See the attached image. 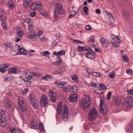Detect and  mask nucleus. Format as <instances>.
<instances>
[{"label":"nucleus","mask_w":133,"mask_h":133,"mask_svg":"<svg viewBox=\"0 0 133 133\" xmlns=\"http://www.w3.org/2000/svg\"><path fill=\"white\" fill-rule=\"evenodd\" d=\"M115 73L114 71H112L109 73V76L111 78H114L115 76Z\"/></svg>","instance_id":"obj_40"},{"label":"nucleus","mask_w":133,"mask_h":133,"mask_svg":"<svg viewBox=\"0 0 133 133\" xmlns=\"http://www.w3.org/2000/svg\"><path fill=\"white\" fill-rule=\"evenodd\" d=\"M28 91V90L27 89H25L23 90L22 91V94L23 95H25L26 94Z\"/></svg>","instance_id":"obj_52"},{"label":"nucleus","mask_w":133,"mask_h":133,"mask_svg":"<svg viewBox=\"0 0 133 133\" xmlns=\"http://www.w3.org/2000/svg\"><path fill=\"white\" fill-rule=\"evenodd\" d=\"M52 77V76L51 75H48L43 76L41 78V79L42 80L43 79H45V80H47L48 79L51 77Z\"/></svg>","instance_id":"obj_37"},{"label":"nucleus","mask_w":133,"mask_h":133,"mask_svg":"<svg viewBox=\"0 0 133 133\" xmlns=\"http://www.w3.org/2000/svg\"><path fill=\"white\" fill-rule=\"evenodd\" d=\"M88 10V8L86 6H84L83 9V11L85 12L86 15L88 14L87 12Z\"/></svg>","instance_id":"obj_53"},{"label":"nucleus","mask_w":133,"mask_h":133,"mask_svg":"<svg viewBox=\"0 0 133 133\" xmlns=\"http://www.w3.org/2000/svg\"><path fill=\"white\" fill-rule=\"evenodd\" d=\"M18 54H23L26 55L27 54V52L26 50L24 48H20L17 49Z\"/></svg>","instance_id":"obj_16"},{"label":"nucleus","mask_w":133,"mask_h":133,"mask_svg":"<svg viewBox=\"0 0 133 133\" xmlns=\"http://www.w3.org/2000/svg\"><path fill=\"white\" fill-rule=\"evenodd\" d=\"M31 0H24L23 6L24 8H26L30 4V2Z\"/></svg>","instance_id":"obj_26"},{"label":"nucleus","mask_w":133,"mask_h":133,"mask_svg":"<svg viewBox=\"0 0 133 133\" xmlns=\"http://www.w3.org/2000/svg\"><path fill=\"white\" fill-rule=\"evenodd\" d=\"M48 94L50 97L51 101L53 102H55L57 99L56 93L52 91H51L49 92Z\"/></svg>","instance_id":"obj_10"},{"label":"nucleus","mask_w":133,"mask_h":133,"mask_svg":"<svg viewBox=\"0 0 133 133\" xmlns=\"http://www.w3.org/2000/svg\"><path fill=\"white\" fill-rule=\"evenodd\" d=\"M100 40L101 43L103 47H106L108 46L109 43L107 40L103 37H101Z\"/></svg>","instance_id":"obj_13"},{"label":"nucleus","mask_w":133,"mask_h":133,"mask_svg":"<svg viewBox=\"0 0 133 133\" xmlns=\"http://www.w3.org/2000/svg\"><path fill=\"white\" fill-rule=\"evenodd\" d=\"M71 79L77 83H78L79 82V78L76 75H74L72 76L71 77Z\"/></svg>","instance_id":"obj_28"},{"label":"nucleus","mask_w":133,"mask_h":133,"mask_svg":"<svg viewBox=\"0 0 133 133\" xmlns=\"http://www.w3.org/2000/svg\"><path fill=\"white\" fill-rule=\"evenodd\" d=\"M49 54L50 52L47 51H46L44 52H41V54L42 55L46 57H48L49 56Z\"/></svg>","instance_id":"obj_41"},{"label":"nucleus","mask_w":133,"mask_h":133,"mask_svg":"<svg viewBox=\"0 0 133 133\" xmlns=\"http://www.w3.org/2000/svg\"><path fill=\"white\" fill-rule=\"evenodd\" d=\"M7 5L9 8L11 9H14L15 7L14 2L11 0L9 1L7 3Z\"/></svg>","instance_id":"obj_19"},{"label":"nucleus","mask_w":133,"mask_h":133,"mask_svg":"<svg viewBox=\"0 0 133 133\" xmlns=\"http://www.w3.org/2000/svg\"><path fill=\"white\" fill-rule=\"evenodd\" d=\"M18 105L21 109L24 112H25L26 110V103L24 100L20 97H18Z\"/></svg>","instance_id":"obj_5"},{"label":"nucleus","mask_w":133,"mask_h":133,"mask_svg":"<svg viewBox=\"0 0 133 133\" xmlns=\"http://www.w3.org/2000/svg\"><path fill=\"white\" fill-rule=\"evenodd\" d=\"M118 107H117L116 108L115 107H114V108H113L112 109H113L114 111V112H120L121 111V110L120 109H118Z\"/></svg>","instance_id":"obj_43"},{"label":"nucleus","mask_w":133,"mask_h":133,"mask_svg":"<svg viewBox=\"0 0 133 133\" xmlns=\"http://www.w3.org/2000/svg\"><path fill=\"white\" fill-rule=\"evenodd\" d=\"M77 12L74 11H71L70 12V14L72 15L73 16H74L76 15Z\"/></svg>","instance_id":"obj_62"},{"label":"nucleus","mask_w":133,"mask_h":133,"mask_svg":"<svg viewBox=\"0 0 133 133\" xmlns=\"http://www.w3.org/2000/svg\"><path fill=\"white\" fill-rule=\"evenodd\" d=\"M10 101L9 99H7V101L5 102L4 105L6 109H8L10 107Z\"/></svg>","instance_id":"obj_25"},{"label":"nucleus","mask_w":133,"mask_h":133,"mask_svg":"<svg viewBox=\"0 0 133 133\" xmlns=\"http://www.w3.org/2000/svg\"><path fill=\"white\" fill-rule=\"evenodd\" d=\"M9 131L11 133H24L23 131H21L20 129L12 128L10 129Z\"/></svg>","instance_id":"obj_14"},{"label":"nucleus","mask_w":133,"mask_h":133,"mask_svg":"<svg viewBox=\"0 0 133 133\" xmlns=\"http://www.w3.org/2000/svg\"><path fill=\"white\" fill-rule=\"evenodd\" d=\"M85 56L87 57L92 59H94L95 57L94 56L90 53L86 52L85 53Z\"/></svg>","instance_id":"obj_30"},{"label":"nucleus","mask_w":133,"mask_h":133,"mask_svg":"<svg viewBox=\"0 0 133 133\" xmlns=\"http://www.w3.org/2000/svg\"><path fill=\"white\" fill-rule=\"evenodd\" d=\"M67 84V82H60L59 84L58 85V86H57V87L59 88H62V90H63V88L66 87L65 86Z\"/></svg>","instance_id":"obj_18"},{"label":"nucleus","mask_w":133,"mask_h":133,"mask_svg":"<svg viewBox=\"0 0 133 133\" xmlns=\"http://www.w3.org/2000/svg\"><path fill=\"white\" fill-rule=\"evenodd\" d=\"M123 61L125 62H128V58L127 55L125 54H124L123 55Z\"/></svg>","instance_id":"obj_46"},{"label":"nucleus","mask_w":133,"mask_h":133,"mask_svg":"<svg viewBox=\"0 0 133 133\" xmlns=\"http://www.w3.org/2000/svg\"><path fill=\"white\" fill-rule=\"evenodd\" d=\"M92 75L94 76L99 77L100 75V73L98 72H93L92 73Z\"/></svg>","instance_id":"obj_50"},{"label":"nucleus","mask_w":133,"mask_h":133,"mask_svg":"<svg viewBox=\"0 0 133 133\" xmlns=\"http://www.w3.org/2000/svg\"><path fill=\"white\" fill-rule=\"evenodd\" d=\"M17 69L16 68L11 67L8 69V73L9 74L11 73L15 74L16 73Z\"/></svg>","instance_id":"obj_21"},{"label":"nucleus","mask_w":133,"mask_h":133,"mask_svg":"<svg viewBox=\"0 0 133 133\" xmlns=\"http://www.w3.org/2000/svg\"><path fill=\"white\" fill-rule=\"evenodd\" d=\"M6 120L5 118L0 119V125L2 127L4 128L6 127Z\"/></svg>","instance_id":"obj_17"},{"label":"nucleus","mask_w":133,"mask_h":133,"mask_svg":"<svg viewBox=\"0 0 133 133\" xmlns=\"http://www.w3.org/2000/svg\"><path fill=\"white\" fill-rule=\"evenodd\" d=\"M112 45L116 48H117L119 46V44L118 43L114 42L112 43Z\"/></svg>","instance_id":"obj_51"},{"label":"nucleus","mask_w":133,"mask_h":133,"mask_svg":"<svg viewBox=\"0 0 133 133\" xmlns=\"http://www.w3.org/2000/svg\"><path fill=\"white\" fill-rule=\"evenodd\" d=\"M122 14L124 17L127 19H128V17L129 15L128 12L127 11H123L122 12Z\"/></svg>","instance_id":"obj_38"},{"label":"nucleus","mask_w":133,"mask_h":133,"mask_svg":"<svg viewBox=\"0 0 133 133\" xmlns=\"http://www.w3.org/2000/svg\"><path fill=\"white\" fill-rule=\"evenodd\" d=\"M10 66V65L9 64H3L1 66L4 68H8Z\"/></svg>","instance_id":"obj_49"},{"label":"nucleus","mask_w":133,"mask_h":133,"mask_svg":"<svg viewBox=\"0 0 133 133\" xmlns=\"http://www.w3.org/2000/svg\"><path fill=\"white\" fill-rule=\"evenodd\" d=\"M58 59H60L59 61L54 62V64L56 65L59 66L61 64L63 63V62L62 59L59 57H58Z\"/></svg>","instance_id":"obj_31"},{"label":"nucleus","mask_w":133,"mask_h":133,"mask_svg":"<svg viewBox=\"0 0 133 133\" xmlns=\"http://www.w3.org/2000/svg\"><path fill=\"white\" fill-rule=\"evenodd\" d=\"M58 70L59 72L60 73V74H62L64 72L65 69L63 68H61L59 69Z\"/></svg>","instance_id":"obj_56"},{"label":"nucleus","mask_w":133,"mask_h":133,"mask_svg":"<svg viewBox=\"0 0 133 133\" xmlns=\"http://www.w3.org/2000/svg\"><path fill=\"white\" fill-rule=\"evenodd\" d=\"M40 104L42 107H45L48 104V99L47 96L44 94H42L41 97Z\"/></svg>","instance_id":"obj_7"},{"label":"nucleus","mask_w":133,"mask_h":133,"mask_svg":"<svg viewBox=\"0 0 133 133\" xmlns=\"http://www.w3.org/2000/svg\"><path fill=\"white\" fill-rule=\"evenodd\" d=\"M124 101L128 107H131L133 106V98L131 97L127 96L125 99Z\"/></svg>","instance_id":"obj_8"},{"label":"nucleus","mask_w":133,"mask_h":133,"mask_svg":"<svg viewBox=\"0 0 133 133\" xmlns=\"http://www.w3.org/2000/svg\"><path fill=\"white\" fill-rule=\"evenodd\" d=\"M6 19L5 16L3 15H0V21H3L5 20Z\"/></svg>","instance_id":"obj_45"},{"label":"nucleus","mask_w":133,"mask_h":133,"mask_svg":"<svg viewBox=\"0 0 133 133\" xmlns=\"http://www.w3.org/2000/svg\"><path fill=\"white\" fill-rule=\"evenodd\" d=\"M99 108L100 112L103 115H105L108 113V107L105 101L101 100L99 104Z\"/></svg>","instance_id":"obj_4"},{"label":"nucleus","mask_w":133,"mask_h":133,"mask_svg":"<svg viewBox=\"0 0 133 133\" xmlns=\"http://www.w3.org/2000/svg\"><path fill=\"white\" fill-rule=\"evenodd\" d=\"M29 98L30 100H31V102L34 99H35L34 96L32 94H31L30 95L29 97Z\"/></svg>","instance_id":"obj_59"},{"label":"nucleus","mask_w":133,"mask_h":133,"mask_svg":"<svg viewBox=\"0 0 133 133\" xmlns=\"http://www.w3.org/2000/svg\"><path fill=\"white\" fill-rule=\"evenodd\" d=\"M31 128L32 129H36L38 128V125L37 122L34 120L32 121L31 124Z\"/></svg>","instance_id":"obj_20"},{"label":"nucleus","mask_w":133,"mask_h":133,"mask_svg":"<svg viewBox=\"0 0 133 133\" xmlns=\"http://www.w3.org/2000/svg\"><path fill=\"white\" fill-rule=\"evenodd\" d=\"M55 10L54 13V16L55 18L58 19L59 18V15L60 14H64V11L61 3H57L55 6Z\"/></svg>","instance_id":"obj_2"},{"label":"nucleus","mask_w":133,"mask_h":133,"mask_svg":"<svg viewBox=\"0 0 133 133\" xmlns=\"http://www.w3.org/2000/svg\"><path fill=\"white\" fill-rule=\"evenodd\" d=\"M31 103L34 108L36 109L38 108V102L37 99H34L31 102Z\"/></svg>","instance_id":"obj_15"},{"label":"nucleus","mask_w":133,"mask_h":133,"mask_svg":"<svg viewBox=\"0 0 133 133\" xmlns=\"http://www.w3.org/2000/svg\"><path fill=\"white\" fill-rule=\"evenodd\" d=\"M3 45L5 47L10 48L11 47L10 44L9 43H7L3 44Z\"/></svg>","instance_id":"obj_63"},{"label":"nucleus","mask_w":133,"mask_h":133,"mask_svg":"<svg viewBox=\"0 0 133 133\" xmlns=\"http://www.w3.org/2000/svg\"><path fill=\"white\" fill-rule=\"evenodd\" d=\"M126 73L127 74L129 73L130 74L133 75V71L131 69H128L126 70Z\"/></svg>","instance_id":"obj_47"},{"label":"nucleus","mask_w":133,"mask_h":133,"mask_svg":"<svg viewBox=\"0 0 133 133\" xmlns=\"http://www.w3.org/2000/svg\"><path fill=\"white\" fill-rule=\"evenodd\" d=\"M73 41L75 44L77 43H81L82 44H84L85 42L84 41H82L79 40H76L75 39H73Z\"/></svg>","instance_id":"obj_42"},{"label":"nucleus","mask_w":133,"mask_h":133,"mask_svg":"<svg viewBox=\"0 0 133 133\" xmlns=\"http://www.w3.org/2000/svg\"><path fill=\"white\" fill-rule=\"evenodd\" d=\"M0 71L3 73H5L6 71V70L3 68H0Z\"/></svg>","instance_id":"obj_60"},{"label":"nucleus","mask_w":133,"mask_h":133,"mask_svg":"<svg viewBox=\"0 0 133 133\" xmlns=\"http://www.w3.org/2000/svg\"><path fill=\"white\" fill-rule=\"evenodd\" d=\"M39 129L40 131L43 133H45L44 125L41 123H39Z\"/></svg>","instance_id":"obj_27"},{"label":"nucleus","mask_w":133,"mask_h":133,"mask_svg":"<svg viewBox=\"0 0 133 133\" xmlns=\"http://www.w3.org/2000/svg\"><path fill=\"white\" fill-rule=\"evenodd\" d=\"M41 40L42 42H46L47 41V38L45 37H43L41 38Z\"/></svg>","instance_id":"obj_61"},{"label":"nucleus","mask_w":133,"mask_h":133,"mask_svg":"<svg viewBox=\"0 0 133 133\" xmlns=\"http://www.w3.org/2000/svg\"><path fill=\"white\" fill-rule=\"evenodd\" d=\"M5 111L4 110H2L0 113V119L5 118V117L4 114Z\"/></svg>","instance_id":"obj_35"},{"label":"nucleus","mask_w":133,"mask_h":133,"mask_svg":"<svg viewBox=\"0 0 133 133\" xmlns=\"http://www.w3.org/2000/svg\"><path fill=\"white\" fill-rule=\"evenodd\" d=\"M125 131L128 132L133 131V123L130 125L128 126L125 129Z\"/></svg>","instance_id":"obj_22"},{"label":"nucleus","mask_w":133,"mask_h":133,"mask_svg":"<svg viewBox=\"0 0 133 133\" xmlns=\"http://www.w3.org/2000/svg\"><path fill=\"white\" fill-rule=\"evenodd\" d=\"M63 90L65 91H70L71 92L75 93L77 92L78 90V88L76 86H74L71 88L65 87V88L63 89Z\"/></svg>","instance_id":"obj_11"},{"label":"nucleus","mask_w":133,"mask_h":133,"mask_svg":"<svg viewBox=\"0 0 133 133\" xmlns=\"http://www.w3.org/2000/svg\"><path fill=\"white\" fill-rule=\"evenodd\" d=\"M91 101V98L89 96L81 98L79 102L80 108L83 110L86 111L90 105Z\"/></svg>","instance_id":"obj_1"},{"label":"nucleus","mask_w":133,"mask_h":133,"mask_svg":"<svg viewBox=\"0 0 133 133\" xmlns=\"http://www.w3.org/2000/svg\"><path fill=\"white\" fill-rule=\"evenodd\" d=\"M27 37L29 39H33L34 38H38V36L36 34H30V35H28Z\"/></svg>","instance_id":"obj_32"},{"label":"nucleus","mask_w":133,"mask_h":133,"mask_svg":"<svg viewBox=\"0 0 133 133\" xmlns=\"http://www.w3.org/2000/svg\"><path fill=\"white\" fill-rule=\"evenodd\" d=\"M34 25V23L32 21L31 19L28 23L29 29L30 28H32L33 26Z\"/></svg>","instance_id":"obj_39"},{"label":"nucleus","mask_w":133,"mask_h":133,"mask_svg":"<svg viewBox=\"0 0 133 133\" xmlns=\"http://www.w3.org/2000/svg\"><path fill=\"white\" fill-rule=\"evenodd\" d=\"M43 5L40 2H36L32 4L31 7V9L33 10H39L42 7Z\"/></svg>","instance_id":"obj_6"},{"label":"nucleus","mask_w":133,"mask_h":133,"mask_svg":"<svg viewBox=\"0 0 133 133\" xmlns=\"http://www.w3.org/2000/svg\"><path fill=\"white\" fill-rule=\"evenodd\" d=\"M78 51H88V49L87 48L80 46H78Z\"/></svg>","instance_id":"obj_33"},{"label":"nucleus","mask_w":133,"mask_h":133,"mask_svg":"<svg viewBox=\"0 0 133 133\" xmlns=\"http://www.w3.org/2000/svg\"><path fill=\"white\" fill-rule=\"evenodd\" d=\"M114 41L116 42L119 43H121L122 42L121 40L119 39L118 36H116Z\"/></svg>","instance_id":"obj_44"},{"label":"nucleus","mask_w":133,"mask_h":133,"mask_svg":"<svg viewBox=\"0 0 133 133\" xmlns=\"http://www.w3.org/2000/svg\"><path fill=\"white\" fill-rule=\"evenodd\" d=\"M17 33L18 36L21 38L24 35L23 31L21 30H18L17 31Z\"/></svg>","instance_id":"obj_34"},{"label":"nucleus","mask_w":133,"mask_h":133,"mask_svg":"<svg viewBox=\"0 0 133 133\" xmlns=\"http://www.w3.org/2000/svg\"><path fill=\"white\" fill-rule=\"evenodd\" d=\"M36 15V12H31L30 14V16L32 17H33Z\"/></svg>","instance_id":"obj_55"},{"label":"nucleus","mask_w":133,"mask_h":133,"mask_svg":"<svg viewBox=\"0 0 133 133\" xmlns=\"http://www.w3.org/2000/svg\"><path fill=\"white\" fill-rule=\"evenodd\" d=\"M1 25L3 28L5 29H6V23L5 22H3L1 23Z\"/></svg>","instance_id":"obj_48"},{"label":"nucleus","mask_w":133,"mask_h":133,"mask_svg":"<svg viewBox=\"0 0 133 133\" xmlns=\"http://www.w3.org/2000/svg\"><path fill=\"white\" fill-rule=\"evenodd\" d=\"M98 112L97 109L94 108H91L88 115V119L91 121L96 120L98 117Z\"/></svg>","instance_id":"obj_3"},{"label":"nucleus","mask_w":133,"mask_h":133,"mask_svg":"<svg viewBox=\"0 0 133 133\" xmlns=\"http://www.w3.org/2000/svg\"><path fill=\"white\" fill-rule=\"evenodd\" d=\"M57 112L58 114L60 115L62 113V105L61 104H59L57 107Z\"/></svg>","instance_id":"obj_23"},{"label":"nucleus","mask_w":133,"mask_h":133,"mask_svg":"<svg viewBox=\"0 0 133 133\" xmlns=\"http://www.w3.org/2000/svg\"><path fill=\"white\" fill-rule=\"evenodd\" d=\"M87 71L89 75L92 74V71L90 68L88 69L87 70Z\"/></svg>","instance_id":"obj_58"},{"label":"nucleus","mask_w":133,"mask_h":133,"mask_svg":"<svg viewBox=\"0 0 133 133\" xmlns=\"http://www.w3.org/2000/svg\"><path fill=\"white\" fill-rule=\"evenodd\" d=\"M77 95L76 94H74L71 95L68 98V99L70 102H74L77 101Z\"/></svg>","instance_id":"obj_12"},{"label":"nucleus","mask_w":133,"mask_h":133,"mask_svg":"<svg viewBox=\"0 0 133 133\" xmlns=\"http://www.w3.org/2000/svg\"><path fill=\"white\" fill-rule=\"evenodd\" d=\"M127 92L128 94L133 95V89L131 90H127Z\"/></svg>","instance_id":"obj_57"},{"label":"nucleus","mask_w":133,"mask_h":133,"mask_svg":"<svg viewBox=\"0 0 133 133\" xmlns=\"http://www.w3.org/2000/svg\"><path fill=\"white\" fill-rule=\"evenodd\" d=\"M22 78L25 83L29 85L31 83L30 79L28 77L24 78L23 77Z\"/></svg>","instance_id":"obj_24"},{"label":"nucleus","mask_w":133,"mask_h":133,"mask_svg":"<svg viewBox=\"0 0 133 133\" xmlns=\"http://www.w3.org/2000/svg\"><path fill=\"white\" fill-rule=\"evenodd\" d=\"M40 14L42 15L46 16L48 15V12L44 10H42L40 11Z\"/></svg>","instance_id":"obj_36"},{"label":"nucleus","mask_w":133,"mask_h":133,"mask_svg":"<svg viewBox=\"0 0 133 133\" xmlns=\"http://www.w3.org/2000/svg\"><path fill=\"white\" fill-rule=\"evenodd\" d=\"M111 93L110 92H109L107 95V99L109 100L111 97Z\"/></svg>","instance_id":"obj_54"},{"label":"nucleus","mask_w":133,"mask_h":133,"mask_svg":"<svg viewBox=\"0 0 133 133\" xmlns=\"http://www.w3.org/2000/svg\"><path fill=\"white\" fill-rule=\"evenodd\" d=\"M60 55H64L65 54V51L64 50H62L59 51Z\"/></svg>","instance_id":"obj_64"},{"label":"nucleus","mask_w":133,"mask_h":133,"mask_svg":"<svg viewBox=\"0 0 133 133\" xmlns=\"http://www.w3.org/2000/svg\"><path fill=\"white\" fill-rule=\"evenodd\" d=\"M68 118V109L67 106L65 105L62 114V118L64 121H66Z\"/></svg>","instance_id":"obj_9"},{"label":"nucleus","mask_w":133,"mask_h":133,"mask_svg":"<svg viewBox=\"0 0 133 133\" xmlns=\"http://www.w3.org/2000/svg\"><path fill=\"white\" fill-rule=\"evenodd\" d=\"M34 76H42L41 75L37 73H35L32 72L31 73V75H29L27 77H29V78L32 79L33 78V77Z\"/></svg>","instance_id":"obj_29"}]
</instances>
